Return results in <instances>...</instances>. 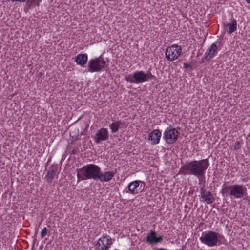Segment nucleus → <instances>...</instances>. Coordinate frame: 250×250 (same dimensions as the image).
<instances>
[{
	"instance_id": "f3484780",
	"label": "nucleus",
	"mask_w": 250,
	"mask_h": 250,
	"mask_svg": "<svg viewBox=\"0 0 250 250\" xmlns=\"http://www.w3.org/2000/svg\"><path fill=\"white\" fill-rule=\"evenodd\" d=\"M140 184V181H134L133 182H131L128 185V189L130 192L133 194L138 193V192L136 191V189L139 187Z\"/></svg>"
},
{
	"instance_id": "423d86ee",
	"label": "nucleus",
	"mask_w": 250,
	"mask_h": 250,
	"mask_svg": "<svg viewBox=\"0 0 250 250\" xmlns=\"http://www.w3.org/2000/svg\"><path fill=\"white\" fill-rule=\"evenodd\" d=\"M149 78V74L142 71H136L133 74L125 75V79L130 83H139L147 81Z\"/></svg>"
},
{
	"instance_id": "6e6552de",
	"label": "nucleus",
	"mask_w": 250,
	"mask_h": 250,
	"mask_svg": "<svg viewBox=\"0 0 250 250\" xmlns=\"http://www.w3.org/2000/svg\"><path fill=\"white\" fill-rule=\"evenodd\" d=\"M178 135V131L175 128L169 126L165 129L163 137L167 143L172 144L177 140Z\"/></svg>"
},
{
	"instance_id": "0eeeda50",
	"label": "nucleus",
	"mask_w": 250,
	"mask_h": 250,
	"mask_svg": "<svg viewBox=\"0 0 250 250\" xmlns=\"http://www.w3.org/2000/svg\"><path fill=\"white\" fill-rule=\"evenodd\" d=\"M182 52L181 46L173 44L167 47L165 51L166 58L169 61L177 59Z\"/></svg>"
},
{
	"instance_id": "ddd939ff",
	"label": "nucleus",
	"mask_w": 250,
	"mask_h": 250,
	"mask_svg": "<svg viewBox=\"0 0 250 250\" xmlns=\"http://www.w3.org/2000/svg\"><path fill=\"white\" fill-rule=\"evenodd\" d=\"M161 135V132L159 130L155 129L149 133L148 138L152 144H157L160 142Z\"/></svg>"
},
{
	"instance_id": "20e7f679",
	"label": "nucleus",
	"mask_w": 250,
	"mask_h": 250,
	"mask_svg": "<svg viewBox=\"0 0 250 250\" xmlns=\"http://www.w3.org/2000/svg\"><path fill=\"white\" fill-rule=\"evenodd\" d=\"M220 236L219 233L215 231H208L202 233L199 239L202 244L212 247L218 245Z\"/></svg>"
},
{
	"instance_id": "2eb2a0df",
	"label": "nucleus",
	"mask_w": 250,
	"mask_h": 250,
	"mask_svg": "<svg viewBox=\"0 0 250 250\" xmlns=\"http://www.w3.org/2000/svg\"><path fill=\"white\" fill-rule=\"evenodd\" d=\"M88 60V56L85 54H78L76 57L75 61L78 65L81 66L85 64Z\"/></svg>"
},
{
	"instance_id": "aec40b11",
	"label": "nucleus",
	"mask_w": 250,
	"mask_h": 250,
	"mask_svg": "<svg viewBox=\"0 0 250 250\" xmlns=\"http://www.w3.org/2000/svg\"><path fill=\"white\" fill-rule=\"evenodd\" d=\"M156 235L155 231H151L147 236L146 241L150 243H154L153 241L156 239Z\"/></svg>"
},
{
	"instance_id": "39448f33",
	"label": "nucleus",
	"mask_w": 250,
	"mask_h": 250,
	"mask_svg": "<svg viewBox=\"0 0 250 250\" xmlns=\"http://www.w3.org/2000/svg\"><path fill=\"white\" fill-rule=\"evenodd\" d=\"M106 62L104 58L100 56L89 61L88 63V70L90 72H99L105 68Z\"/></svg>"
},
{
	"instance_id": "1a4fd4ad",
	"label": "nucleus",
	"mask_w": 250,
	"mask_h": 250,
	"mask_svg": "<svg viewBox=\"0 0 250 250\" xmlns=\"http://www.w3.org/2000/svg\"><path fill=\"white\" fill-rule=\"evenodd\" d=\"M112 244V240L109 236L106 235L101 237L98 240L96 247L98 250H107Z\"/></svg>"
},
{
	"instance_id": "393cba45",
	"label": "nucleus",
	"mask_w": 250,
	"mask_h": 250,
	"mask_svg": "<svg viewBox=\"0 0 250 250\" xmlns=\"http://www.w3.org/2000/svg\"><path fill=\"white\" fill-rule=\"evenodd\" d=\"M191 67V65L189 64L184 63V68L187 69L188 68Z\"/></svg>"
},
{
	"instance_id": "f8f14e48",
	"label": "nucleus",
	"mask_w": 250,
	"mask_h": 250,
	"mask_svg": "<svg viewBox=\"0 0 250 250\" xmlns=\"http://www.w3.org/2000/svg\"><path fill=\"white\" fill-rule=\"evenodd\" d=\"M115 173L113 171H104L101 172L100 170L98 179L101 182H106L110 181L114 177Z\"/></svg>"
},
{
	"instance_id": "9b49d317",
	"label": "nucleus",
	"mask_w": 250,
	"mask_h": 250,
	"mask_svg": "<svg viewBox=\"0 0 250 250\" xmlns=\"http://www.w3.org/2000/svg\"><path fill=\"white\" fill-rule=\"evenodd\" d=\"M200 201L205 202L207 204H210L213 202L214 199L213 195L210 192L202 189Z\"/></svg>"
},
{
	"instance_id": "7ed1b4c3",
	"label": "nucleus",
	"mask_w": 250,
	"mask_h": 250,
	"mask_svg": "<svg viewBox=\"0 0 250 250\" xmlns=\"http://www.w3.org/2000/svg\"><path fill=\"white\" fill-rule=\"evenodd\" d=\"M231 198H243L246 192V188L242 185H230L224 184L222 185V191L223 193H228Z\"/></svg>"
},
{
	"instance_id": "dca6fc26",
	"label": "nucleus",
	"mask_w": 250,
	"mask_h": 250,
	"mask_svg": "<svg viewBox=\"0 0 250 250\" xmlns=\"http://www.w3.org/2000/svg\"><path fill=\"white\" fill-rule=\"evenodd\" d=\"M237 23L235 20H232L230 22L227 23L225 27L226 31L229 34H231L236 30Z\"/></svg>"
},
{
	"instance_id": "f03ea898",
	"label": "nucleus",
	"mask_w": 250,
	"mask_h": 250,
	"mask_svg": "<svg viewBox=\"0 0 250 250\" xmlns=\"http://www.w3.org/2000/svg\"><path fill=\"white\" fill-rule=\"evenodd\" d=\"M100 168L95 165L89 164L77 169V176L78 181L92 179H98Z\"/></svg>"
},
{
	"instance_id": "b1692460",
	"label": "nucleus",
	"mask_w": 250,
	"mask_h": 250,
	"mask_svg": "<svg viewBox=\"0 0 250 250\" xmlns=\"http://www.w3.org/2000/svg\"><path fill=\"white\" fill-rule=\"evenodd\" d=\"M162 240H163V238L161 236H160L158 237H156V239L154 240V241H153V243H159V242H161Z\"/></svg>"
},
{
	"instance_id": "9d476101",
	"label": "nucleus",
	"mask_w": 250,
	"mask_h": 250,
	"mask_svg": "<svg viewBox=\"0 0 250 250\" xmlns=\"http://www.w3.org/2000/svg\"><path fill=\"white\" fill-rule=\"evenodd\" d=\"M109 138V132L107 128H101L96 133L93 140L96 144H99L102 141H106Z\"/></svg>"
},
{
	"instance_id": "6ab92c4d",
	"label": "nucleus",
	"mask_w": 250,
	"mask_h": 250,
	"mask_svg": "<svg viewBox=\"0 0 250 250\" xmlns=\"http://www.w3.org/2000/svg\"><path fill=\"white\" fill-rule=\"evenodd\" d=\"M55 176L56 173L54 170H49L46 175L47 182L48 183H51L53 179L55 177Z\"/></svg>"
},
{
	"instance_id": "4468645a",
	"label": "nucleus",
	"mask_w": 250,
	"mask_h": 250,
	"mask_svg": "<svg viewBox=\"0 0 250 250\" xmlns=\"http://www.w3.org/2000/svg\"><path fill=\"white\" fill-rule=\"evenodd\" d=\"M217 47L215 43H212L210 46L207 49L205 53V58L209 60L213 58L217 53Z\"/></svg>"
},
{
	"instance_id": "f257e3e1",
	"label": "nucleus",
	"mask_w": 250,
	"mask_h": 250,
	"mask_svg": "<svg viewBox=\"0 0 250 250\" xmlns=\"http://www.w3.org/2000/svg\"><path fill=\"white\" fill-rule=\"evenodd\" d=\"M209 165L208 159L193 161L187 163L181 167L179 172L184 175H193L197 177L202 176L204 175Z\"/></svg>"
},
{
	"instance_id": "a878e982",
	"label": "nucleus",
	"mask_w": 250,
	"mask_h": 250,
	"mask_svg": "<svg viewBox=\"0 0 250 250\" xmlns=\"http://www.w3.org/2000/svg\"><path fill=\"white\" fill-rule=\"evenodd\" d=\"M248 3H250V0H246Z\"/></svg>"
},
{
	"instance_id": "5701e85b",
	"label": "nucleus",
	"mask_w": 250,
	"mask_h": 250,
	"mask_svg": "<svg viewBox=\"0 0 250 250\" xmlns=\"http://www.w3.org/2000/svg\"><path fill=\"white\" fill-rule=\"evenodd\" d=\"M241 145L239 142H236L234 145V148L235 149H239L240 148Z\"/></svg>"
},
{
	"instance_id": "412c9836",
	"label": "nucleus",
	"mask_w": 250,
	"mask_h": 250,
	"mask_svg": "<svg viewBox=\"0 0 250 250\" xmlns=\"http://www.w3.org/2000/svg\"><path fill=\"white\" fill-rule=\"evenodd\" d=\"M12 2H23L25 1H26L27 4H28L29 6H31V5L33 4L34 2L36 1V0H11Z\"/></svg>"
},
{
	"instance_id": "4be33fe9",
	"label": "nucleus",
	"mask_w": 250,
	"mask_h": 250,
	"mask_svg": "<svg viewBox=\"0 0 250 250\" xmlns=\"http://www.w3.org/2000/svg\"><path fill=\"white\" fill-rule=\"evenodd\" d=\"M47 229L44 227L41 232V236L42 238H44L47 234Z\"/></svg>"
},
{
	"instance_id": "a211bd4d",
	"label": "nucleus",
	"mask_w": 250,
	"mask_h": 250,
	"mask_svg": "<svg viewBox=\"0 0 250 250\" xmlns=\"http://www.w3.org/2000/svg\"><path fill=\"white\" fill-rule=\"evenodd\" d=\"M120 125L121 123L120 122L116 121L110 124L109 126L112 132H116L118 130Z\"/></svg>"
}]
</instances>
